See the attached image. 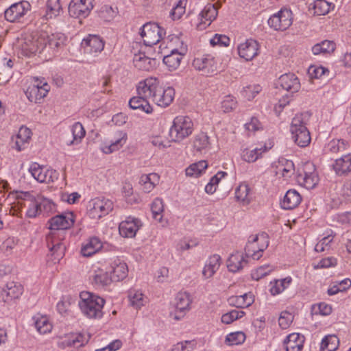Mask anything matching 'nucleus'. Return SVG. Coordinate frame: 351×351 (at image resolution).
Returning a JSON list of instances; mask_svg holds the SVG:
<instances>
[{
  "mask_svg": "<svg viewBox=\"0 0 351 351\" xmlns=\"http://www.w3.org/2000/svg\"><path fill=\"white\" fill-rule=\"evenodd\" d=\"M141 226V221L131 217L120 223L119 231L120 234L125 238H133Z\"/></svg>",
  "mask_w": 351,
  "mask_h": 351,
  "instance_id": "23",
  "label": "nucleus"
},
{
  "mask_svg": "<svg viewBox=\"0 0 351 351\" xmlns=\"http://www.w3.org/2000/svg\"><path fill=\"white\" fill-rule=\"evenodd\" d=\"M34 319L35 327L40 334L45 335L51 332L53 325L48 317L38 315L34 317Z\"/></svg>",
  "mask_w": 351,
  "mask_h": 351,
  "instance_id": "45",
  "label": "nucleus"
},
{
  "mask_svg": "<svg viewBox=\"0 0 351 351\" xmlns=\"http://www.w3.org/2000/svg\"><path fill=\"white\" fill-rule=\"evenodd\" d=\"M47 32H40L26 34L18 41L21 53L31 56L41 53L47 47Z\"/></svg>",
  "mask_w": 351,
  "mask_h": 351,
  "instance_id": "2",
  "label": "nucleus"
},
{
  "mask_svg": "<svg viewBox=\"0 0 351 351\" xmlns=\"http://www.w3.org/2000/svg\"><path fill=\"white\" fill-rule=\"evenodd\" d=\"M49 90L48 84L40 82L29 86L26 91V95L31 102L38 103L47 95Z\"/></svg>",
  "mask_w": 351,
  "mask_h": 351,
  "instance_id": "24",
  "label": "nucleus"
},
{
  "mask_svg": "<svg viewBox=\"0 0 351 351\" xmlns=\"http://www.w3.org/2000/svg\"><path fill=\"white\" fill-rule=\"evenodd\" d=\"M73 140L68 143V145H77L81 143L86 134L83 125L79 123H75L71 127Z\"/></svg>",
  "mask_w": 351,
  "mask_h": 351,
  "instance_id": "52",
  "label": "nucleus"
},
{
  "mask_svg": "<svg viewBox=\"0 0 351 351\" xmlns=\"http://www.w3.org/2000/svg\"><path fill=\"white\" fill-rule=\"evenodd\" d=\"M262 90V87L259 84L249 85L243 88L242 95L247 100L253 99L256 94Z\"/></svg>",
  "mask_w": 351,
  "mask_h": 351,
  "instance_id": "63",
  "label": "nucleus"
},
{
  "mask_svg": "<svg viewBox=\"0 0 351 351\" xmlns=\"http://www.w3.org/2000/svg\"><path fill=\"white\" fill-rule=\"evenodd\" d=\"M129 106L132 109L139 110L147 114L153 111V108L150 105L149 101L145 97L139 95L130 99Z\"/></svg>",
  "mask_w": 351,
  "mask_h": 351,
  "instance_id": "38",
  "label": "nucleus"
},
{
  "mask_svg": "<svg viewBox=\"0 0 351 351\" xmlns=\"http://www.w3.org/2000/svg\"><path fill=\"white\" fill-rule=\"evenodd\" d=\"M112 210V202L104 198H95L88 202V215L94 219H99Z\"/></svg>",
  "mask_w": 351,
  "mask_h": 351,
  "instance_id": "9",
  "label": "nucleus"
},
{
  "mask_svg": "<svg viewBox=\"0 0 351 351\" xmlns=\"http://www.w3.org/2000/svg\"><path fill=\"white\" fill-rule=\"evenodd\" d=\"M246 339V336L244 332L238 331L230 333L226 338V341L228 345H239L243 343Z\"/></svg>",
  "mask_w": 351,
  "mask_h": 351,
  "instance_id": "62",
  "label": "nucleus"
},
{
  "mask_svg": "<svg viewBox=\"0 0 351 351\" xmlns=\"http://www.w3.org/2000/svg\"><path fill=\"white\" fill-rule=\"evenodd\" d=\"M84 43L87 47L86 50L90 53L100 52L104 47V43L102 40L95 35L89 36L86 39L84 40Z\"/></svg>",
  "mask_w": 351,
  "mask_h": 351,
  "instance_id": "46",
  "label": "nucleus"
},
{
  "mask_svg": "<svg viewBox=\"0 0 351 351\" xmlns=\"http://www.w3.org/2000/svg\"><path fill=\"white\" fill-rule=\"evenodd\" d=\"M23 286L15 282H9L2 291V298L6 303H10L12 301L19 299L23 294Z\"/></svg>",
  "mask_w": 351,
  "mask_h": 351,
  "instance_id": "27",
  "label": "nucleus"
},
{
  "mask_svg": "<svg viewBox=\"0 0 351 351\" xmlns=\"http://www.w3.org/2000/svg\"><path fill=\"white\" fill-rule=\"evenodd\" d=\"M160 176L156 173L143 174L140 178L139 184L145 193H150L159 184Z\"/></svg>",
  "mask_w": 351,
  "mask_h": 351,
  "instance_id": "36",
  "label": "nucleus"
},
{
  "mask_svg": "<svg viewBox=\"0 0 351 351\" xmlns=\"http://www.w3.org/2000/svg\"><path fill=\"white\" fill-rule=\"evenodd\" d=\"M333 8L334 5L326 0H315L310 5V10H313V14L318 16L327 14Z\"/></svg>",
  "mask_w": 351,
  "mask_h": 351,
  "instance_id": "50",
  "label": "nucleus"
},
{
  "mask_svg": "<svg viewBox=\"0 0 351 351\" xmlns=\"http://www.w3.org/2000/svg\"><path fill=\"white\" fill-rule=\"evenodd\" d=\"M74 222V215L71 212L56 215L48 221L50 232L47 236V246L58 257L64 255L65 245L62 241L65 238V230L71 228Z\"/></svg>",
  "mask_w": 351,
  "mask_h": 351,
  "instance_id": "1",
  "label": "nucleus"
},
{
  "mask_svg": "<svg viewBox=\"0 0 351 351\" xmlns=\"http://www.w3.org/2000/svg\"><path fill=\"white\" fill-rule=\"evenodd\" d=\"M335 48L336 45L333 41L325 40L315 44L312 47V52L314 55L328 54L333 52Z\"/></svg>",
  "mask_w": 351,
  "mask_h": 351,
  "instance_id": "47",
  "label": "nucleus"
},
{
  "mask_svg": "<svg viewBox=\"0 0 351 351\" xmlns=\"http://www.w3.org/2000/svg\"><path fill=\"white\" fill-rule=\"evenodd\" d=\"M130 305L136 310L148 302L147 297L140 290H131L128 295Z\"/></svg>",
  "mask_w": 351,
  "mask_h": 351,
  "instance_id": "39",
  "label": "nucleus"
},
{
  "mask_svg": "<svg viewBox=\"0 0 351 351\" xmlns=\"http://www.w3.org/2000/svg\"><path fill=\"white\" fill-rule=\"evenodd\" d=\"M66 37L62 33H56L49 35L47 33V45L51 49H57L64 45L66 42Z\"/></svg>",
  "mask_w": 351,
  "mask_h": 351,
  "instance_id": "56",
  "label": "nucleus"
},
{
  "mask_svg": "<svg viewBox=\"0 0 351 351\" xmlns=\"http://www.w3.org/2000/svg\"><path fill=\"white\" fill-rule=\"evenodd\" d=\"M259 49L258 43L253 39L246 40L237 47L239 57L246 61L253 60L258 55Z\"/></svg>",
  "mask_w": 351,
  "mask_h": 351,
  "instance_id": "21",
  "label": "nucleus"
},
{
  "mask_svg": "<svg viewBox=\"0 0 351 351\" xmlns=\"http://www.w3.org/2000/svg\"><path fill=\"white\" fill-rule=\"evenodd\" d=\"M128 135L122 130H117L101 144L100 150L105 154H110L121 149L126 143Z\"/></svg>",
  "mask_w": 351,
  "mask_h": 351,
  "instance_id": "7",
  "label": "nucleus"
},
{
  "mask_svg": "<svg viewBox=\"0 0 351 351\" xmlns=\"http://www.w3.org/2000/svg\"><path fill=\"white\" fill-rule=\"evenodd\" d=\"M101 247V241L97 237H93L82 245L81 252L84 256H90L100 250Z\"/></svg>",
  "mask_w": 351,
  "mask_h": 351,
  "instance_id": "42",
  "label": "nucleus"
},
{
  "mask_svg": "<svg viewBox=\"0 0 351 351\" xmlns=\"http://www.w3.org/2000/svg\"><path fill=\"white\" fill-rule=\"evenodd\" d=\"M258 240V234H251L245 247V256L254 260H259L263 255V250L256 246Z\"/></svg>",
  "mask_w": 351,
  "mask_h": 351,
  "instance_id": "31",
  "label": "nucleus"
},
{
  "mask_svg": "<svg viewBox=\"0 0 351 351\" xmlns=\"http://www.w3.org/2000/svg\"><path fill=\"white\" fill-rule=\"evenodd\" d=\"M180 35H171L167 38V48L170 52H179L180 54H186L187 51L186 45L184 44Z\"/></svg>",
  "mask_w": 351,
  "mask_h": 351,
  "instance_id": "37",
  "label": "nucleus"
},
{
  "mask_svg": "<svg viewBox=\"0 0 351 351\" xmlns=\"http://www.w3.org/2000/svg\"><path fill=\"white\" fill-rule=\"evenodd\" d=\"M79 306L86 317L90 319H100L103 316L105 304L104 298L88 291L80 293Z\"/></svg>",
  "mask_w": 351,
  "mask_h": 351,
  "instance_id": "3",
  "label": "nucleus"
},
{
  "mask_svg": "<svg viewBox=\"0 0 351 351\" xmlns=\"http://www.w3.org/2000/svg\"><path fill=\"white\" fill-rule=\"evenodd\" d=\"M185 54H180L179 52H171L163 58L164 64L169 71H176L180 65L183 56Z\"/></svg>",
  "mask_w": 351,
  "mask_h": 351,
  "instance_id": "49",
  "label": "nucleus"
},
{
  "mask_svg": "<svg viewBox=\"0 0 351 351\" xmlns=\"http://www.w3.org/2000/svg\"><path fill=\"white\" fill-rule=\"evenodd\" d=\"M94 0H71L69 5V15L73 18L84 19L93 8Z\"/></svg>",
  "mask_w": 351,
  "mask_h": 351,
  "instance_id": "14",
  "label": "nucleus"
},
{
  "mask_svg": "<svg viewBox=\"0 0 351 351\" xmlns=\"http://www.w3.org/2000/svg\"><path fill=\"white\" fill-rule=\"evenodd\" d=\"M121 193L126 201L130 204L138 202L137 196L134 194L132 184L129 182H125L121 188Z\"/></svg>",
  "mask_w": 351,
  "mask_h": 351,
  "instance_id": "59",
  "label": "nucleus"
},
{
  "mask_svg": "<svg viewBox=\"0 0 351 351\" xmlns=\"http://www.w3.org/2000/svg\"><path fill=\"white\" fill-rule=\"evenodd\" d=\"M151 209L153 217L156 220L161 221L162 218V214L164 211V204L162 199L160 198H156L151 205Z\"/></svg>",
  "mask_w": 351,
  "mask_h": 351,
  "instance_id": "60",
  "label": "nucleus"
},
{
  "mask_svg": "<svg viewBox=\"0 0 351 351\" xmlns=\"http://www.w3.org/2000/svg\"><path fill=\"white\" fill-rule=\"evenodd\" d=\"M222 263L221 258L219 254H213L208 257L202 271L204 280L212 278L219 269Z\"/></svg>",
  "mask_w": 351,
  "mask_h": 351,
  "instance_id": "25",
  "label": "nucleus"
},
{
  "mask_svg": "<svg viewBox=\"0 0 351 351\" xmlns=\"http://www.w3.org/2000/svg\"><path fill=\"white\" fill-rule=\"evenodd\" d=\"M194 130V123L188 116H177L169 130V136L173 142L180 143L191 136Z\"/></svg>",
  "mask_w": 351,
  "mask_h": 351,
  "instance_id": "4",
  "label": "nucleus"
},
{
  "mask_svg": "<svg viewBox=\"0 0 351 351\" xmlns=\"http://www.w3.org/2000/svg\"><path fill=\"white\" fill-rule=\"evenodd\" d=\"M234 194L237 202L243 206L248 205L252 199L250 187L245 182L239 184L235 189Z\"/></svg>",
  "mask_w": 351,
  "mask_h": 351,
  "instance_id": "35",
  "label": "nucleus"
},
{
  "mask_svg": "<svg viewBox=\"0 0 351 351\" xmlns=\"http://www.w3.org/2000/svg\"><path fill=\"white\" fill-rule=\"evenodd\" d=\"M84 343L83 336L80 333H69L60 337V345L63 347H78Z\"/></svg>",
  "mask_w": 351,
  "mask_h": 351,
  "instance_id": "43",
  "label": "nucleus"
},
{
  "mask_svg": "<svg viewBox=\"0 0 351 351\" xmlns=\"http://www.w3.org/2000/svg\"><path fill=\"white\" fill-rule=\"evenodd\" d=\"M247 263L246 256L241 252H236L227 260V267L230 271L235 273L241 270Z\"/></svg>",
  "mask_w": 351,
  "mask_h": 351,
  "instance_id": "29",
  "label": "nucleus"
},
{
  "mask_svg": "<svg viewBox=\"0 0 351 351\" xmlns=\"http://www.w3.org/2000/svg\"><path fill=\"white\" fill-rule=\"evenodd\" d=\"M109 271L110 274H112V281H121L128 276V266L120 260H114L110 263Z\"/></svg>",
  "mask_w": 351,
  "mask_h": 351,
  "instance_id": "30",
  "label": "nucleus"
},
{
  "mask_svg": "<svg viewBox=\"0 0 351 351\" xmlns=\"http://www.w3.org/2000/svg\"><path fill=\"white\" fill-rule=\"evenodd\" d=\"M271 169L276 175L281 174L286 180L290 178L295 173L294 164L291 160L280 158L272 164Z\"/></svg>",
  "mask_w": 351,
  "mask_h": 351,
  "instance_id": "26",
  "label": "nucleus"
},
{
  "mask_svg": "<svg viewBox=\"0 0 351 351\" xmlns=\"http://www.w3.org/2000/svg\"><path fill=\"white\" fill-rule=\"evenodd\" d=\"M339 341L336 335H327L322 341V351H335L338 348Z\"/></svg>",
  "mask_w": 351,
  "mask_h": 351,
  "instance_id": "55",
  "label": "nucleus"
},
{
  "mask_svg": "<svg viewBox=\"0 0 351 351\" xmlns=\"http://www.w3.org/2000/svg\"><path fill=\"white\" fill-rule=\"evenodd\" d=\"M141 36L146 46L157 44L162 38L160 27L154 23H148L143 26Z\"/></svg>",
  "mask_w": 351,
  "mask_h": 351,
  "instance_id": "18",
  "label": "nucleus"
},
{
  "mask_svg": "<svg viewBox=\"0 0 351 351\" xmlns=\"http://www.w3.org/2000/svg\"><path fill=\"white\" fill-rule=\"evenodd\" d=\"M174 97L175 90L172 87L160 86L151 101L161 108H166L173 102Z\"/></svg>",
  "mask_w": 351,
  "mask_h": 351,
  "instance_id": "20",
  "label": "nucleus"
},
{
  "mask_svg": "<svg viewBox=\"0 0 351 351\" xmlns=\"http://www.w3.org/2000/svg\"><path fill=\"white\" fill-rule=\"evenodd\" d=\"M304 114H296L292 119L291 132L294 142L300 147H304L311 142L310 132L304 121Z\"/></svg>",
  "mask_w": 351,
  "mask_h": 351,
  "instance_id": "5",
  "label": "nucleus"
},
{
  "mask_svg": "<svg viewBox=\"0 0 351 351\" xmlns=\"http://www.w3.org/2000/svg\"><path fill=\"white\" fill-rule=\"evenodd\" d=\"M220 7L221 3L219 2L207 4L199 14L197 28L199 30H204L208 27L216 19Z\"/></svg>",
  "mask_w": 351,
  "mask_h": 351,
  "instance_id": "12",
  "label": "nucleus"
},
{
  "mask_svg": "<svg viewBox=\"0 0 351 351\" xmlns=\"http://www.w3.org/2000/svg\"><path fill=\"white\" fill-rule=\"evenodd\" d=\"M62 11L60 0H48L46 16L52 19L60 14Z\"/></svg>",
  "mask_w": 351,
  "mask_h": 351,
  "instance_id": "57",
  "label": "nucleus"
},
{
  "mask_svg": "<svg viewBox=\"0 0 351 351\" xmlns=\"http://www.w3.org/2000/svg\"><path fill=\"white\" fill-rule=\"evenodd\" d=\"M196 346L195 340L183 341L174 344L171 351H193Z\"/></svg>",
  "mask_w": 351,
  "mask_h": 351,
  "instance_id": "61",
  "label": "nucleus"
},
{
  "mask_svg": "<svg viewBox=\"0 0 351 351\" xmlns=\"http://www.w3.org/2000/svg\"><path fill=\"white\" fill-rule=\"evenodd\" d=\"M238 106V102L232 95L224 96L220 102V108L223 113H229L234 111Z\"/></svg>",
  "mask_w": 351,
  "mask_h": 351,
  "instance_id": "53",
  "label": "nucleus"
},
{
  "mask_svg": "<svg viewBox=\"0 0 351 351\" xmlns=\"http://www.w3.org/2000/svg\"><path fill=\"white\" fill-rule=\"evenodd\" d=\"M332 167L339 176H346L351 173V154L343 155L335 160Z\"/></svg>",
  "mask_w": 351,
  "mask_h": 351,
  "instance_id": "28",
  "label": "nucleus"
},
{
  "mask_svg": "<svg viewBox=\"0 0 351 351\" xmlns=\"http://www.w3.org/2000/svg\"><path fill=\"white\" fill-rule=\"evenodd\" d=\"M348 147L347 141L343 139H333L326 147V150L331 154L345 152Z\"/></svg>",
  "mask_w": 351,
  "mask_h": 351,
  "instance_id": "51",
  "label": "nucleus"
},
{
  "mask_svg": "<svg viewBox=\"0 0 351 351\" xmlns=\"http://www.w3.org/2000/svg\"><path fill=\"white\" fill-rule=\"evenodd\" d=\"M39 205L36 198L34 199L29 194H26L25 198L19 199L12 208L20 212L25 210L27 217H35L41 212Z\"/></svg>",
  "mask_w": 351,
  "mask_h": 351,
  "instance_id": "17",
  "label": "nucleus"
},
{
  "mask_svg": "<svg viewBox=\"0 0 351 351\" xmlns=\"http://www.w3.org/2000/svg\"><path fill=\"white\" fill-rule=\"evenodd\" d=\"M154 60L145 56L144 52L141 51L134 54L133 64L139 71H149L154 66Z\"/></svg>",
  "mask_w": 351,
  "mask_h": 351,
  "instance_id": "33",
  "label": "nucleus"
},
{
  "mask_svg": "<svg viewBox=\"0 0 351 351\" xmlns=\"http://www.w3.org/2000/svg\"><path fill=\"white\" fill-rule=\"evenodd\" d=\"M263 154L262 149H245L242 151L241 158L247 162H255Z\"/></svg>",
  "mask_w": 351,
  "mask_h": 351,
  "instance_id": "58",
  "label": "nucleus"
},
{
  "mask_svg": "<svg viewBox=\"0 0 351 351\" xmlns=\"http://www.w3.org/2000/svg\"><path fill=\"white\" fill-rule=\"evenodd\" d=\"M304 342V337L299 333H292L284 340L287 351H302Z\"/></svg>",
  "mask_w": 351,
  "mask_h": 351,
  "instance_id": "34",
  "label": "nucleus"
},
{
  "mask_svg": "<svg viewBox=\"0 0 351 351\" xmlns=\"http://www.w3.org/2000/svg\"><path fill=\"white\" fill-rule=\"evenodd\" d=\"M110 263L108 261L97 262L93 265L90 280L97 288H105L112 282V277L109 271Z\"/></svg>",
  "mask_w": 351,
  "mask_h": 351,
  "instance_id": "6",
  "label": "nucleus"
},
{
  "mask_svg": "<svg viewBox=\"0 0 351 351\" xmlns=\"http://www.w3.org/2000/svg\"><path fill=\"white\" fill-rule=\"evenodd\" d=\"M292 282V278L287 276L281 280H274L269 284V292L272 295H276L281 293L287 289Z\"/></svg>",
  "mask_w": 351,
  "mask_h": 351,
  "instance_id": "44",
  "label": "nucleus"
},
{
  "mask_svg": "<svg viewBox=\"0 0 351 351\" xmlns=\"http://www.w3.org/2000/svg\"><path fill=\"white\" fill-rule=\"evenodd\" d=\"M302 201V196L295 189H290L285 193L281 202V206L285 210H292L298 206Z\"/></svg>",
  "mask_w": 351,
  "mask_h": 351,
  "instance_id": "32",
  "label": "nucleus"
},
{
  "mask_svg": "<svg viewBox=\"0 0 351 351\" xmlns=\"http://www.w3.org/2000/svg\"><path fill=\"white\" fill-rule=\"evenodd\" d=\"M254 295L252 293L231 296L228 299L230 304L241 308L250 306L254 302Z\"/></svg>",
  "mask_w": 351,
  "mask_h": 351,
  "instance_id": "40",
  "label": "nucleus"
},
{
  "mask_svg": "<svg viewBox=\"0 0 351 351\" xmlns=\"http://www.w3.org/2000/svg\"><path fill=\"white\" fill-rule=\"evenodd\" d=\"M192 299L187 292H179L175 298V310L169 313V317L173 320H180L191 308Z\"/></svg>",
  "mask_w": 351,
  "mask_h": 351,
  "instance_id": "10",
  "label": "nucleus"
},
{
  "mask_svg": "<svg viewBox=\"0 0 351 351\" xmlns=\"http://www.w3.org/2000/svg\"><path fill=\"white\" fill-rule=\"evenodd\" d=\"M208 167V163L206 160H200L197 162L191 165L186 169V175L190 177H197Z\"/></svg>",
  "mask_w": 351,
  "mask_h": 351,
  "instance_id": "54",
  "label": "nucleus"
},
{
  "mask_svg": "<svg viewBox=\"0 0 351 351\" xmlns=\"http://www.w3.org/2000/svg\"><path fill=\"white\" fill-rule=\"evenodd\" d=\"M192 66L203 75H208L217 71L214 58L208 54L197 55L193 60Z\"/></svg>",
  "mask_w": 351,
  "mask_h": 351,
  "instance_id": "13",
  "label": "nucleus"
},
{
  "mask_svg": "<svg viewBox=\"0 0 351 351\" xmlns=\"http://www.w3.org/2000/svg\"><path fill=\"white\" fill-rule=\"evenodd\" d=\"M297 180L300 185L307 189L315 188L319 182L315 166L311 162L305 164L302 171L298 173Z\"/></svg>",
  "mask_w": 351,
  "mask_h": 351,
  "instance_id": "11",
  "label": "nucleus"
},
{
  "mask_svg": "<svg viewBox=\"0 0 351 351\" xmlns=\"http://www.w3.org/2000/svg\"><path fill=\"white\" fill-rule=\"evenodd\" d=\"M293 23V13L287 8L281 9L267 21L268 25L276 31H285Z\"/></svg>",
  "mask_w": 351,
  "mask_h": 351,
  "instance_id": "8",
  "label": "nucleus"
},
{
  "mask_svg": "<svg viewBox=\"0 0 351 351\" xmlns=\"http://www.w3.org/2000/svg\"><path fill=\"white\" fill-rule=\"evenodd\" d=\"M210 145L209 137L205 132L195 135L193 140V148L196 152L202 153Z\"/></svg>",
  "mask_w": 351,
  "mask_h": 351,
  "instance_id": "48",
  "label": "nucleus"
},
{
  "mask_svg": "<svg viewBox=\"0 0 351 351\" xmlns=\"http://www.w3.org/2000/svg\"><path fill=\"white\" fill-rule=\"evenodd\" d=\"M31 130L26 127H21L16 136L13 138L14 141L15 148L17 151H21L25 148L31 137Z\"/></svg>",
  "mask_w": 351,
  "mask_h": 351,
  "instance_id": "41",
  "label": "nucleus"
},
{
  "mask_svg": "<svg viewBox=\"0 0 351 351\" xmlns=\"http://www.w3.org/2000/svg\"><path fill=\"white\" fill-rule=\"evenodd\" d=\"M276 86L293 94L300 90V82L295 74L289 73L282 75L278 78Z\"/></svg>",
  "mask_w": 351,
  "mask_h": 351,
  "instance_id": "22",
  "label": "nucleus"
},
{
  "mask_svg": "<svg viewBox=\"0 0 351 351\" xmlns=\"http://www.w3.org/2000/svg\"><path fill=\"white\" fill-rule=\"evenodd\" d=\"M245 313L243 311L233 310L223 314L221 317V322L226 324H230L234 321L241 318Z\"/></svg>",
  "mask_w": 351,
  "mask_h": 351,
  "instance_id": "64",
  "label": "nucleus"
},
{
  "mask_svg": "<svg viewBox=\"0 0 351 351\" xmlns=\"http://www.w3.org/2000/svg\"><path fill=\"white\" fill-rule=\"evenodd\" d=\"M30 9L27 1H21L12 4L4 13L5 19L10 22L19 21Z\"/></svg>",
  "mask_w": 351,
  "mask_h": 351,
  "instance_id": "19",
  "label": "nucleus"
},
{
  "mask_svg": "<svg viewBox=\"0 0 351 351\" xmlns=\"http://www.w3.org/2000/svg\"><path fill=\"white\" fill-rule=\"evenodd\" d=\"M161 85L156 77H149L140 81L136 86L138 95L151 101Z\"/></svg>",
  "mask_w": 351,
  "mask_h": 351,
  "instance_id": "15",
  "label": "nucleus"
},
{
  "mask_svg": "<svg viewBox=\"0 0 351 351\" xmlns=\"http://www.w3.org/2000/svg\"><path fill=\"white\" fill-rule=\"evenodd\" d=\"M29 171L35 180L41 183H51L58 179L56 171L46 169L38 163L31 165Z\"/></svg>",
  "mask_w": 351,
  "mask_h": 351,
  "instance_id": "16",
  "label": "nucleus"
}]
</instances>
